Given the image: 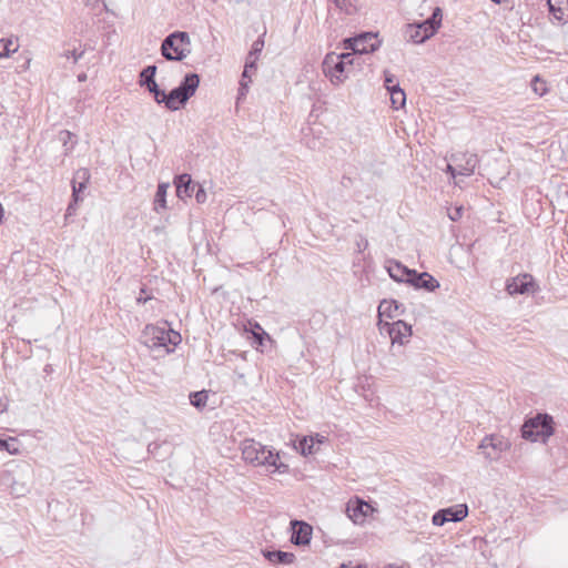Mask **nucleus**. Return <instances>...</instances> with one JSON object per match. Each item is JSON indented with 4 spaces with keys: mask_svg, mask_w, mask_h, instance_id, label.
<instances>
[{
    "mask_svg": "<svg viewBox=\"0 0 568 568\" xmlns=\"http://www.w3.org/2000/svg\"><path fill=\"white\" fill-rule=\"evenodd\" d=\"M240 449L243 459L253 466H264L271 473L285 474L288 471V465L280 460L278 453L253 438L242 440Z\"/></svg>",
    "mask_w": 568,
    "mask_h": 568,
    "instance_id": "nucleus-1",
    "label": "nucleus"
},
{
    "mask_svg": "<svg viewBox=\"0 0 568 568\" xmlns=\"http://www.w3.org/2000/svg\"><path fill=\"white\" fill-rule=\"evenodd\" d=\"M520 433L526 440L547 443L555 434L554 418L547 413H537L535 416L526 417Z\"/></svg>",
    "mask_w": 568,
    "mask_h": 568,
    "instance_id": "nucleus-2",
    "label": "nucleus"
},
{
    "mask_svg": "<svg viewBox=\"0 0 568 568\" xmlns=\"http://www.w3.org/2000/svg\"><path fill=\"white\" fill-rule=\"evenodd\" d=\"M442 20L443 11L439 7H435L427 19L408 23L406 26L405 36L415 44L424 43L438 31Z\"/></svg>",
    "mask_w": 568,
    "mask_h": 568,
    "instance_id": "nucleus-3",
    "label": "nucleus"
},
{
    "mask_svg": "<svg viewBox=\"0 0 568 568\" xmlns=\"http://www.w3.org/2000/svg\"><path fill=\"white\" fill-rule=\"evenodd\" d=\"M166 61L180 62L191 53V39L186 31H174L168 34L160 48Z\"/></svg>",
    "mask_w": 568,
    "mask_h": 568,
    "instance_id": "nucleus-4",
    "label": "nucleus"
},
{
    "mask_svg": "<svg viewBox=\"0 0 568 568\" xmlns=\"http://www.w3.org/2000/svg\"><path fill=\"white\" fill-rule=\"evenodd\" d=\"M145 335L148 336L146 344L150 347H168L172 345L173 347L178 346L181 341V334L174 329H165L162 327L149 325L145 328ZM168 352H172L173 349L166 348Z\"/></svg>",
    "mask_w": 568,
    "mask_h": 568,
    "instance_id": "nucleus-5",
    "label": "nucleus"
},
{
    "mask_svg": "<svg viewBox=\"0 0 568 568\" xmlns=\"http://www.w3.org/2000/svg\"><path fill=\"white\" fill-rule=\"evenodd\" d=\"M377 37L378 33L362 32L355 37L345 38L343 40L344 49L358 54L373 53L378 50L382 43Z\"/></svg>",
    "mask_w": 568,
    "mask_h": 568,
    "instance_id": "nucleus-6",
    "label": "nucleus"
},
{
    "mask_svg": "<svg viewBox=\"0 0 568 568\" xmlns=\"http://www.w3.org/2000/svg\"><path fill=\"white\" fill-rule=\"evenodd\" d=\"M343 59H348V57L328 52L323 60V72L334 85L343 83L348 77V71H346Z\"/></svg>",
    "mask_w": 568,
    "mask_h": 568,
    "instance_id": "nucleus-7",
    "label": "nucleus"
},
{
    "mask_svg": "<svg viewBox=\"0 0 568 568\" xmlns=\"http://www.w3.org/2000/svg\"><path fill=\"white\" fill-rule=\"evenodd\" d=\"M467 515V505L460 504L437 510L432 517V523L434 526H444L446 523L462 521Z\"/></svg>",
    "mask_w": 568,
    "mask_h": 568,
    "instance_id": "nucleus-8",
    "label": "nucleus"
},
{
    "mask_svg": "<svg viewBox=\"0 0 568 568\" xmlns=\"http://www.w3.org/2000/svg\"><path fill=\"white\" fill-rule=\"evenodd\" d=\"M538 288L535 278L528 273L519 274L506 282V291L509 295L535 293Z\"/></svg>",
    "mask_w": 568,
    "mask_h": 568,
    "instance_id": "nucleus-9",
    "label": "nucleus"
},
{
    "mask_svg": "<svg viewBox=\"0 0 568 568\" xmlns=\"http://www.w3.org/2000/svg\"><path fill=\"white\" fill-rule=\"evenodd\" d=\"M479 448L483 449L486 458L497 460L500 454L509 448V443L501 436L489 435L483 438Z\"/></svg>",
    "mask_w": 568,
    "mask_h": 568,
    "instance_id": "nucleus-10",
    "label": "nucleus"
},
{
    "mask_svg": "<svg viewBox=\"0 0 568 568\" xmlns=\"http://www.w3.org/2000/svg\"><path fill=\"white\" fill-rule=\"evenodd\" d=\"M291 542L295 546H306L311 542L313 528L304 520L293 519L291 521Z\"/></svg>",
    "mask_w": 568,
    "mask_h": 568,
    "instance_id": "nucleus-11",
    "label": "nucleus"
},
{
    "mask_svg": "<svg viewBox=\"0 0 568 568\" xmlns=\"http://www.w3.org/2000/svg\"><path fill=\"white\" fill-rule=\"evenodd\" d=\"M407 284L413 286L415 290H424L426 292H434L439 287V282L427 272H417L412 270L409 277H407Z\"/></svg>",
    "mask_w": 568,
    "mask_h": 568,
    "instance_id": "nucleus-12",
    "label": "nucleus"
},
{
    "mask_svg": "<svg viewBox=\"0 0 568 568\" xmlns=\"http://www.w3.org/2000/svg\"><path fill=\"white\" fill-rule=\"evenodd\" d=\"M372 506L363 499L355 497L348 500L346 504L347 517L354 524H362L365 521L368 513L372 510Z\"/></svg>",
    "mask_w": 568,
    "mask_h": 568,
    "instance_id": "nucleus-13",
    "label": "nucleus"
},
{
    "mask_svg": "<svg viewBox=\"0 0 568 568\" xmlns=\"http://www.w3.org/2000/svg\"><path fill=\"white\" fill-rule=\"evenodd\" d=\"M383 328L387 329L393 344L398 343L404 345L405 342H407V338L412 335V326L402 320L393 323H385Z\"/></svg>",
    "mask_w": 568,
    "mask_h": 568,
    "instance_id": "nucleus-14",
    "label": "nucleus"
},
{
    "mask_svg": "<svg viewBox=\"0 0 568 568\" xmlns=\"http://www.w3.org/2000/svg\"><path fill=\"white\" fill-rule=\"evenodd\" d=\"M200 75L194 72L186 73L179 85L178 90L182 93L181 97L184 101H189L196 92L200 85Z\"/></svg>",
    "mask_w": 568,
    "mask_h": 568,
    "instance_id": "nucleus-15",
    "label": "nucleus"
},
{
    "mask_svg": "<svg viewBox=\"0 0 568 568\" xmlns=\"http://www.w3.org/2000/svg\"><path fill=\"white\" fill-rule=\"evenodd\" d=\"M176 196L181 200L190 199L195 190L196 184L187 173L179 174L174 178Z\"/></svg>",
    "mask_w": 568,
    "mask_h": 568,
    "instance_id": "nucleus-16",
    "label": "nucleus"
},
{
    "mask_svg": "<svg viewBox=\"0 0 568 568\" xmlns=\"http://www.w3.org/2000/svg\"><path fill=\"white\" fill-rule=\"evenodd\" d=\"M264 558L272 565H291L295 561L296 556L293 552L283 551L280 549H263Z\"/></svg>",
    "mask_w": 568,
    "mask_h": 568,
    "instance_id": "nucleus-17",
    "label": "nucleus"
},
{
    "mask_svg": "<svg viewBox=\"0 0 568 568\" xmlns=\"http://www.w3.org/2000/svg\"><path fill=\"white\" fill-rule=\"evenodd\" d=\"M386 268L390 278H393L395 282L406 284L407 277H409V273L413 270L396 260H388Z\"/></svg>",
    "mask_w": 568,
    "mask_h": 568,
    "instance_id": "nucleus-18",
    "label": "nucleus"
},
{
    "mask_svg": "<svg viewBox=\"0 0 568 568\" xmlns=\"http://www.w3.org/2000/svg\"><path fill=\"white\" fill-rule=\"evenodd\" d=\"M549 14L559 22L568 19V0H547Z\"/></svg>",
    "mask_w": 568,
    "mask_h": 568,
    "instance_id": "nucleus-19",
    "label": "nucleus"
},
{
    "mask_svg": "<svg viewBox=\"0 0 568 568\" xmlns=\"http://www.w3.org/2000/svg\"><path fill=\"white\" fill-rule=\"evenodd\" d=\"M181 92L178 88H173L169 93L165 92L164 101L162 104L170 111H178L183 108L187 101H184L181 97Z\"/></svg>",
    "mask_w": 568,
    "mask_h": 568,
    "instance_id": "nucleus-20",
    "label": "nucleus"
},
{
    "mask_svg": "<svg viewBox=\"0 0 568 568\" xmlns=\"http://www.w3.org/2000/svg\"><path fill=\"white\" fill-rule=\"evenodd\" d=\"M89 179L90 172L88 169L78 170L74 179L72 180V189L77 192L82 193L87 187Z\"/></svg>",
    "mask_w": 568,
    "mask_h": 568,
    "instance_id": "nucleus-21",
    "label": "nucleus"
},
{
    "mask_svg": "<svg viewBox=\"0 0 568 568\" xmlns=\"http://www.w3.org/2000/svg\"><path fill=\"white\" fill-rule=\"evenodd\" d=\"M169 183L161 182L158 184V189L154 196V210L159 211V209H166V194H168Z\"/></svg>",
    "mask_w": 568,
    "mask_h": 568,
    "instance_id": "nucleus-22",
    "label": "nucleus"
},
{
    "mask_svg": "<svg viewBox=\"0 0 568 568\" xmlns=\"http://www.w3.org/2000/svg\"><path fill=\"white\" fill-rule=\"evenodd\" d=\"M156 70L158 68L155 64H150L143 68L139 74L140 87L144 88L145 85L155 82Z\"/></svg>",
    "mask_w": 568,
    "mask_h": 568,
    "instance_id": "nucleus-23",
    "label": "nucleus"
},
{
    "mask_svg": "<svg viewBox=\"0 0 568 568\" xmlns=\"http://www.w3.org/2000/svg\"><path fill=\"white\" fill-rule=\"evenodd\" d=\"M400 307H403V305L395 300H392V301L384 300L381 302V304L378 306V313L382 316L384 315L389 318H393L395 316L394 312H397Z\"/></svg>",
    "mask_w": 568,
    "mask_h": 568,
    "instance_id": "nucleus-24",
    "label": "nucleus"
},
{
    "mask_svg": "<svg viewBox=\"0 0 568 568\" xmlns=\"http://www.w3.org/2000/svg\"><path fill=\"white\" fill-rule=\"evenodd\" d=\"M296 449H298V452L304 456L314 454L316 452L314 437L304 436L303 438H301L298 440V445L296 446Z\"/></svg>",
    "mask_w": 568,
    "mask_h": 568,
    "instance_id": "nucleus-25",
    "label": "nucleus"
},
{
    "mask_svg": "<svg viewBox=\"0 0 568 568\" xmlns=\"http://www.w3.org/2000/svg\"><path fill=\"white\" fill-rule=\"evenodd\" d=\"M19 446H20V443L14 437H9L7 439L0 438V450L1 452H7L10 455H17L20 452Z\"/></svg>",
    "mask_w": 568,
    "mask_h": 568,
    "instance_id": "nucleus-26",
    "label": "nucleus"
},
{
    "mask_svg": "<svg viewBox=\"0 0 568 568\" xmlns=\"http://www.w3.org/2000/svg\"><path fill=\"white\" fill-rule=\"evenodd\" d=\"M19 44L12 39L3 38L0 39V58H8L11 53L16 52Z\"/></svg>",
    "mask_w": 568,
    "mask_h": 568,
    "instance_id": "nucleus-27",
    "label": "nucleus"
},
{
    "mask_svg": "<svg viewBox=\"0 0 568 568\" xmlns=\"http://www.w3.org/2000/svg\"><path fill=\"white\" fill-rule=\"evenodd\" d=\"M59 141L67 148L65 154H68L77 144V136L68 130H62L59 132Z\"/></svg>",
    "mask_w": 568,
    "mask_h": 568,
    "instance_id": "nucleus-28",
    "label": "nucleus"
},
{
    "mask_svg": "<svg viewBox=\"0 0 568 568\" xmlns=\"http://www.w3.org/2000/svg\"><path fill=\"white\" fill-rule=\"evenodd\" d=\"M256 331H252V343L256 345V347L264 346L265 341H270V335L261 327L258 323H255Z\"/></svg>",
    "mask_w": 568,
    "mask_h": 568,
    "instance_id": "nucleus-29",
    "label": "nucleus"
},
{
    "mask_svg": "<svg viewBox=\"0 0 568 568\" xmlns=\"http://www.w3.org/2000/svg\"><path fill=\"white\" fill-rule=\"evenodd\" d=\"M190 404L194 406L195 408H203L206 406L207 402V394L205 390L200 392H191L189 395Z\"/></svg>",
    "mask_w": 568,
    "mask_h": 568,
    "instance_id": "nucleus-30",
    "label": "nucleus"
},
{
    "mask_svg": "<svg viewBox=\"0 0 568 568\" xmlns=\"http://www.w3.org/2000/svg\"><path fill=\"white\" fill-rule=\"evenodd\" d=\"M478 163L477 155H469L466 160L465 165L460 168L458 174L469 176L475 172L476 165Z\"/></svg>",
    "mask_w": 568,
    "mask_h": 568,
    "instance_id": "nucleus-31",
    "label": "nucleus"
},
{
    "mask_svg": "<svg viewBox=\"0 0 568 568\" xmlns=\"http://www.w3.org/2000/svg\"><path fill=\"white\" fill-rule=\"evenodd\" d=\"M333 3L337 9H339L342 12L351 16L356 13L357 9L356 6L353 3L352 0H332Z\"/></svg>",
    "mask_w": 568,
    "mask_h": 568,
    "instance_id": "nucleus-32",
    "label": "nucleus"
},
{
    "mask_svg": "<svg viewBox=\"0 0 568 568\" xmlns=\"http://www.w3.org/2000/svg\"><path fill=\"white\" fill-rule=\"evenodd\" d=\"M144 88L153 95L158 104H162V102L164 101L165 91L159 87L156 81L145 85Z\"/></svg>",
    "mask_w": 568,
    "mask_h": 568,
    "instance_id": "nucleus-33",
    "label": "nucleus"
},
{
    "mask_svg": "<svg viewBox=\"0 0 568 568\" xmlns=\"http://www.w3.org/2000/svg\"><path fill=\"white\" fill-rule=\"evenodd\" d=\"M531 89L539 97H544L548 92V87L545 80H541L539 75H535L531 80Z\"/></svg>",
    "mask_w": 568,
    "mask_h": 568,
    "instance_id": "nucleus-34",
    "label": "nucleus"
},
{
    "mask_svg": "<svg viewBox=\"0 0 568 568\" xmlns=\"http://www.w3.org/2000/svg\"><path fill=\"white\" fill-rule=\"evenodd\" d=\"M264 48V39L263 36L258 37L252 44L251 50L247 54V59H254L257 61L260 53Z\"/></svg>",
    "mask_w": 568,
    "mask_h": 568,
    "instance_id": "nucleus-35",
    "label": "nucleus"
},
{
    "mask_svg": "<svg viewBox=\"0 0 568 568\" xmlns=\"http://www.w3.org/2000/svg\"><path fill=\"white\" fill-rule=\"evenodd\" d=\"M392 106L396 110L403 108L406 103V94L404 90H397L395 93L389 94Z\"/></svg>",
    "mask_w": 568,
    "mask_h": 568,
    "instance_id": "nucleus-36",
    "label": "nucleus"
},
{
    "mask_svg": "<svg viewBox=\"0 0 568 568\" xmlns=\"http://www.w3.org/2000/svg\"><path fill=\"white\" fill-rule=\"evenodd\" d=\"M248 83H251V75L250 73H245V70L242 72L241 81H240V88H239V98L241 95H245L248 90Z\"/></svg>",
    "mask_w": 568,
    "mask_h": 568,
    "instance_id": "nucleus-37",
    "label": "nucleus"
},
{
    "mask_svg": "<svg viewBox=\"0 0 568 568\" xmlns=\"http://www.w3.org/2000/svg\"><path fill=\"white\" fill-rule=\"evenodd\" d=\"M463 212H464L463 206H456V207H454L453 210H448V217H449L453 222H457L458 220H460V219H462V216H463Z\"/></svg>",
    "mask_w": 568,
    "mask_h": 568,
    "instance_id": "nucleus-38",
    "label": "nucleus"
},
{
    "mask_svg": "<svg viewBox=\"0 0 568 568\" xmlns=\"http://www.w3.org/2000/svg\"><path fill=\"white\" fill-rule=\"evenodd\" d=\"M84 54V50L78 51L77 49L68 50L64 52L65 58H73V62H78Z\"/></svg>",
    "mask_w": 568,
    "mask_h": 568,
    "instance_id": "nucleus-39",
    "label": "nucleus"
},
{
    "mask_svg": "<svg viewBox=\"0 0 568 568\" xmlns=\"http://www.w3.org/2000/svg\"><path fill=\"white\" fill-rule=\"evenodd\" d=\"M195 187V200L197 203L202 204L206 201V192L201 184H196Z\"/></svg>",
    "mask_w": 568,
    "mask_h": 568,
    "instance_id": "nucleus-40",
    "label": "nucleus"
},
{
    "mask_svg": "<svg viewBox=\"0 0 568 568\" xmlns=\"http://www.w3.org/2000/svg\"><path fill=\"white\" fill-rule=\"evenodd\" d=\"M152 295L146 294V287L142 286L139 293V296L136 297L138 304H145L148 301L152 300Z\"/></svg>",
    "mask_w": 568,
    "mask_h": 568,
    "instance_id": "nucleus-41",
    "label": "nucleus"
},
{
    "mask_svg": "<svg viewBox=\"0 0 568 568\" xmlns=\"http://www.w3.org/2000/svg\"><path fill=\"white\" fill-rule=\"evenodd\" d=\"M397 81L398 80L396 79V77L394 74H392L388 71L384 72V87H385V89H387L389 85L396 83Z\"/></svg>",
    "mask_w": 568,
    "mask_h": 568,
    "instance_id": "nucleus-42",
    "label": "nucleus"
},
{
    "mask_svg": "<svg viewBox=\"0 0 568 568\" xmlns=\"http://www.w3.org/2000/svg\"><path fill=\"white\" fill-rule=\"evenodd\" d=\"M244 70H245V73L255 72L256 71V60L246 58Z\"/></svg>",
    "mask_w": 568,
    "mask_h": 568,
    "instance_id": "nucleus-43",
    "label": "nucleus"
},
{
    "mask_svg": "<svg viewBox=\"0 0 568 568\" xmlns=\"http://www.w3.org/2000/svg\"><path fill=\"white\" fill-rule=\"evenodd\" d=\"M355 53H353V51L351 52H345V53H338V55H347L348 59H343V62H344V65L346 67V71H348V67H351L354 62V55Z\"/></svg>",
    "mask_w": 568,
    "mask_h": 568,
    "instance_id": "nucleus-44",
    "label": "nucleus"
},
{
    "mask_svg": "<svg viewBox=\"0 0 568 568\" xmlns=\"http://www.w3.org/2000/svg\"><path fill=\"white\" fill-rule=\"evenodd\" d=\"M77 205H78V204H74V202H72V201H71V202L69 203L68 207H67V214H65V216H70V215H72V214H74V212H75V210H77Z\"/></svg>",
    "mask_w": 568,
    "mask_h": 568,
    "instance_id": "nucleus-45",
    "label": "nucleus"
},
{
    "mask_svg": "<svg viewBox=\"0 0 568 568\" xmlns=\"http://www.w3.org/2000/svg\"><path fill=\"white\" fill-rule=\"evenodd\" d=\"M386 90L389 94H393V93H395V91L403 90V89L400 88L399 82L397 81L396 83L389 85Z\"/></svg>",
    "mask_w": 568,
    "mask_h": 568,
    "instance_id": "nucleus-46",
    "label": "nucleus"
},
{
    "mask_svg": "<svg viewBox=\"0 0 568 568\" xmlns=\"http://www.w3.org/2000/svg\"><path fill=\"white\" fill-rule=\"evenodd\" d=\"M72 202H74V204H78L80 201H82V197L80 196V192H77L72 189Z\"/></svg>",
    "mask_w": 568,
    "mask_h": 568,
    "instance_id": "nucleus-47",
    "label": "nucleus"
},
{
    "mask_svg": "<svg viewBox=\"0 0 568 568\" xmlns=\"http://www.w3.org/2000/svg\"><path fill=\"white\" fill-rule=\"evenodd\" d=\"M8 409V400L7 399H0V414L6 412Z\"/></svg>",
    "mask_w": 568,
    "mask_h": 568,
    "instance_id": "nucleus-48",
    "label": "nucleus"
},
{
    "mask_svg": "<svg viewBox=\"0 0 568 568\" xmlns=\"http://www.w3.org/2000/svg\"><path fill=\"white\" fill-rule=\"evenodd\" d=\"M447 172H448V173H450V175H452L453 178H455V176H456V174H458V172H457L456 168H455V166H453V165H450V164H447Z\"/></svg>",
    "mask_w": 568,
    "mask_h": 568,
    "instance_id": "nucleus-49",
    "label": "nucleus"
},
{
    "mask_svg": "<svg viewBox=\"0 0 568 568\" xmlns=\"http://www.w3.org/2000/svg\"><path fill=\"white\" fill-rule=\"evenodd\" d=\"M314 439H315V444H323L324 442H326V437L325 436H321L320 434H316Z\"/></svg>",
    "mask_w": 568,
    "mask_h": 568,
    "instance_id": "nucleus-50",
    "label": "nucleus"
},
{
    "mask_svg": "<svg viewBox=\"0 0 568 568\" xmlns=\"http://www.w3.org/2000/svg\"><path fill=\"white\" fill-rule=\"evenodd\" d=\"M156 448H159V444H156V443H150L149 446H148V450L151 454H153Z\"/></svg>",
    "mask_w": 568,
    "mask_h": 568,
    "instance_id": "nucleus-51",
    "label": "nucleus"
},
{
    "mask_svg": "<svg viewBox=\"0 0 568 568\" xmlns=\"http://www.w3.org/2000/svg\"><path fill=\"white\" fill-rule=\"evenodd\" d=\"M4 220V209H3V205L0 203V224L3 222Z\"/></svg>",
    "mask_w": 568,
    "mask_h": 568,
    "instance_id": "nucleus-52",
    "label": "nucleus"
},
{
    "mask_svg": "<svg viewBox=\"0 0 568 568\" xmlns=\"http://www.w3.org/2000/svg\"><path fill=\"white\" fill-rule=\"evenodd\" d=\"M85 80H87V74H85L84 72H82V73H80V74L78 75V81L83 82V81H85Z\"/></svg>",
    "mask_w": 568,
    "mask_h": 568,
    "instance_id": "nucleus-53",
    "label": "nucleus"
},
{
    "mask_svg": "<svg viewBox=\"0 0 568 568\" xmlns=\"http://www.w3.org/2000/svg\"><path fill=\"white\" fill-rule=\"evenodd\" d=\"M494 3L496 4H500V3H505V2H509V0H491Z\"/></svg>",
    "mask_w": 568,
    "mask_h": 568,
    "instance_id": "nucleus-54",
    "label": "nucleus"
},
{
    "mask_svg": "<svg viewBox=\"0 0 568 568\" xmlns=\"http://www.w3.org/2000/svg\"><path fill=\"white\" fill-rule=\"evenodd\" d=\"M339 568H364L362 565H358L356 567H348L347 565H342Z\"/></svg>",
    "mask_w": 568,
    "mask_h": 568,
    "instance_id": "nucleus-55",
    "label": "nucleus"
},
{
    "mask_svg": "<svg viewBox=\"0 0 568 568\" xmlns=\"http://www.w3.org/2000/svg\"><path fill=\"white\" fill-rule=\"evenodd\" d=\"M50 371H51V366H50V365H47V366L44 367V372H47V373H48V372H50Z\"/></svg>",
    "mask_w": 568,
    "mask_h": 568,
    "instance_id": "nucleus-56",
    "label": "nucleus"
}]
</instances>
